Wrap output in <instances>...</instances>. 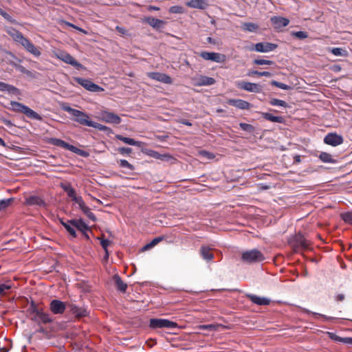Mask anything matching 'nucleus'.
I'll return each mask as SVG.
<instances>
[{"instance_id":"f257e3e1","label":"nucleus","mask_w":352,"mask_h":352,"mask_svg":"<svg viewBox=\"0 0 352 352\" xmlns=\"http://www.w3.org/2000/svg\"><path fill=\"white\" fill-rule=\"evenodd\" d=\"M61 109L62 110L73 116L74 117V120L75 122L87 126H91V125H93V121L89 120V117L86 113L78 109H73L67 104H63L61 105Z\"/></svg>"},{"instance_id":"f03ea898","label":"nucleus","mask_w":352,"mask_h":352,"mask_svg":"<svg viewBox=\"0 0 352 352\" xmlns=\"http://www.w3.org/2000/svg\"><path fill=\"white\" fill-rule=\"evenodd\" d=\"M10 105L12 107V109L14 111L23 113L31 119L39 121L42 120V117L38 113L22 103L16 101H11Z\"/></svg>"},{"instance_id":"7ed1b4c3","label":"nucleus","mask_w":352,"mask_h":352,"mask_svg":"<svg viewBox=\"0 0 352 352\" xmlns=\"http://www.w3.org/2000/svg\"><path fill=\"white\" fill-rule=\"evenodd\" d=\"M265 258L263 254L257 249L246 250L241 254V260L247 263H259Z\"/></svg>"},{"instance_id":"20e7f679","label":"nucleus","mask_w":352,"mask_h":352,"mask_svg":"<svg viewBox=\"0 0 352 352\" xmlns=\"http://www.w3.org/2000/svg\"><path fill=\"white\" fill-rule=\"evenodd\" d=\"M32 312L34 314L33 320L38 323L47 324L52 322L49 314L44 313L42 309H38L34 302L31 304Z\"/></svg>"},{"instance_id":"39448f33","label":"nucleus","mask_w":352,"mask_h":352,"mask_svg":"<svg viewBox=\"0 0 352 352\" xmlns=\"http://www.w3.org/2000/svg\"><path fill=\"white\" fill-rule=\"evenodd\" d=\"M56 56L57 58L63 61L64 63L72 65L76 69L80 70L84 69V67L82 64L78 63L72 56L66 52L60 51L56 54Z\"/></svg>"},{"instance_id":"423d86ee","label":"nucleus","mask_w":352,"mask_h":352,"mask_svg":"<svg viewBox=\"0 0 352 352\" xmlns=\"http://www.w3.org/2000/svg\"><path fill=\"white\" fill-rule=\"evenodd\" d=\"M149 327L154 329L159 328L173 329L177 327V324L167 319L152 318L150 320Z\"/></svg>"},{"instance_id":"0eeeda50","label":"nucleus","mask_w":352,"mask_h":352,"mask_svg":"<svg viewBox=\"0 0 352 352\" xmlns=\"http://www.w3.org/2000/svg\"><path fill=\"white\" fill-rule=\"evenodd\" d=\"M290 245L294 248L295 251L298 250H307L309 248V243L302 234L298 233L296 234L289 241Z\"/></svg>"},{"instance_id":"6e6552de","label":"nucleus","mask_w":352,"mask_h":352,"mask_svg":"<svg viewBox=\"0 0 352 352\" xmlns=\"http://www.w3.org/2000/svg\"><path fill=\"white\" fill-rule=\"evenodd\" d=\"M98 119L102 122L113 124H119L122 122L118 115L108 111H101L99 113Z\"/></svg>"},{"instance_id":"1a4fd4ad","label":"nucleus","mask_w":352,"mask_h":352,"mask_svg":"<svg viewBox=\"0 0 352 352\" xmlns=\"http://www.w3.org/2000/svg\"><path fill=\"white\" fill-rule=\"evenodd\" d=\"M74 80L78 84L80 85L82 87H83L88 91L93 92H99L103 90L102 87L94 83L89 79L76 77L74 78Z\"/></svg>"},{"instance_id":"9d476101","label":"nucleus","mask_w":352,"mask_h":352,"mask_svg":"<svg viewBox=\"0 0 352 352\" xmlns=\"http://www.w3.org/2000/svg\"><path fill=\"white\" fill-rule=\"evenodd\" d=\"M236 85L239 89L250 92L260 93L262 90V87L259 84L254 82L239 81L236 82Z\"/></svg>"},{"instance_id":"9b49d317","label":"nucleus","mask_w":352,"mask_h":352,"mask_svg":"<svg viewBox=\"0 0 352 352\" xmlns=\"http://www.w3.org/2000/svg\"><path fill=\"white\" fill-rule=\"evenodd\" d=\"M323 141L326 144L332 146H337L343 143L344 139L343 137L340 135H338L336 133H329L325 135Z\"/></svg>"},{"instance_id":"f8f14e48","label":"nucleus","mask_w":352,"mask_h":352,"mask_svg":"<svg viewBox=\"0 0 352 352\" xmlns=\"http://www.w3.org/2000/svg\"><path fill=\"white\" fill-rule=\"evenodd\" d=\"M200 56L206 60L221 63L225 61L226 56L217 52H201Z\"/></svg>"},{"instance_id":"ddd939ff","label":"nucleus","mask_w":352,"mask_h":352,"mask_svg":"<svg viewBox=\"0 0 352 352\" xmlns=\"http://www.w3.org/2000/svg\"><path fill=\"white\" fill-rule=\"evenodd\" d=\"M50 309L54 314H63L66 309V305L60 300H52L50 304Z\"/></svg>"},{"instance_id":"4468645a","label":"nucleus","mask_w":352,"mask_h":352,"mask_svg":"<svg viewBox=\"0 0 352 352\" xmlns=\"http://www.w3.org/2000/svg\"><path fill=\"white\" fill-rule=\"evenodd\" d=\"M276 47V44L268 42H261L256 43L252 50L258 52L267 53L274 50Z\"/></svg>"},{"instance_id":"2eb2a0df","label":"nucleus","mask_w":352,"mask_h":352,"mask_svg":"<svg viewBox=\"0 0 352 352\" xmlns=\"http://www.w3.org/2000/svg\"><path fill=\"white\" fill-rule=\"evenodd\" d=\"M147 76L151 79L161 82L165 84H171L173 82L172 78L166 74L160 72H148Z\"/></svg>"},{"instance_id":"dca6fc26","label":"nucleus","mask_w":352,"mask_h":352,"mask_svg":"<svg viewBox=\"0 0 352 352\" xmlns=\"http://www.w3.org/2000/svg\"><path fill=\"white\" fill-rule=\"evenodd\" d=\"M25 204L28 206H36L40 208L45 207L46 206L45 202L43 200V199L36 195H31L27 197L25 200Z\"/></svg>"},{"instance_id":"f3484780","label":"nucleus","mask_w":352,"mask_h":352,"mask_svg":"<svg viewBox=\"0 0 352 352\" xmlns=\"http://www.w3.org/2000/svg\"><path fill=\"white\" fill-rule=\"evenodd\" d=\"M71 224L80 230L85 237L89 239V236L87 235V232L89 230V228L87 224H86L83 220L81 219H72L70 220Z\"/></svg>"},{"instance_id":"a211bd4d","label":"nucleus","mask_w":352,"mask_h":352,"mask_svg":"<svg viewBox=\"0 0 352 352\" xmlns=\"http://www.w3.org/2000/svg\"><path fill=\"white\" fill-rule=\"evenodd\" d=\"M68 308L70 312L75 315L76 318H80L86 316L88 314V311L84 307H78L75 304H69Z\"/></svg>"},{"instance_id":"6ab92c4d","label":"nucleus","mask_w":352,"mask_h":352,"mask_svg":"<svg viewBox=\"0 0 352 352\" xmlns=\"http://www.w3.org/2000/svg\"><path fill=\"white\" fill-rule=\"evenodd\" d=\"M28 52L33 54L36 57H38L41 55V52L38 49L30 42L29 39L25 38L23 39V43L21 44Z\"/></svg>"},{"instance_id":"aec40b11","label":"nucleus","mask_w":352,"mask_h":352,"mask_svg":"<svg viewBox=\"0 0 352 352\" xmlns=\"http://www.w3.org/2000/svg\"><path fill=\"white\" fill-rule=\"evenodd\" d=\"M228 104L234 106L239 109H250L251 104L241 99H229Z\"/></svg>"},{"instance_id":"412c9836","label":"nucleus","mask_w":352,"mask_h":352,"mask_svg":"<svg viewBox=\"0 0 352 352\" xmlns=\"http://www.w3.org/2000/svg\"><path fill=\"white\" fill-rule=\"evenodd\" d=\"M247 298H248L253 303L258 305H270L271 300L265 297H260L254 294H247Z\"/></svg>"},{"instance_id":"4be33fe9","label":"nucleus","mask_w":352,"mask_h":352,"mask_svg":"<svg viewBox=\"0 0 352 352\" xmlns=\"http://www.w3.org/2000/svg\"><path fill=\"white\" fill-rule=\"evenodd\" d=\"M186 4L189 8L200 10H204L208 6L207 0H190Z\"/></svg>"},{"instance_id":"5701e85b","label":"nucleus","mask_w":352,"mask_h":352,"mask_svg":"<svg viewBox=\"0 0 352 352\" xmlns=\"http://www.w3.org/2000/svg\"><path fill=\"white\" fill-rule=\"evenodd\" d=\"M271 21L276 28L286 27L289 23L287 19L281 16H273Z\"/></svg>"},{"instance_id":"b1692460","label":"nucleus","mask_w":352,"mask_h":352,"mask_svg":"<svg viewBox=\"0 0 352 352\" xmlns=\"http://www.w3.org/2000/svg\"><path fill=\"white\" fill-rule=\"evenodd\" d=\"M327 335H328L329 338L333 341L352 345V338H349V337L342 338L333 332H327Z\"/></svg>"},{"instance_id":"393cba45","label":"nucleus","mask_w":352,"mask_h":352,"mask_svg":"<svg viewBox=\"0 0 352 352\" xmlns=\"http://www.w3.org/2000/svg\"><path fill=\"white\" fill-rule=\"evenodd\" d=\"M47 142L50 144L63 148L68 151H69V148H71V146H72L71 144L65 142V141H63L60 139H58V138H51L48 139Z\"/></svg>"},{"instance_id":"a878e982","label":"nucleus","mask_w":352,"mask_h":352,"mask_svg":"<svg viewBox=\"0 0 352 352\" xmlns=\"http://www.w3.org/2000/svg\"><path fill=\"white\" fill-rule=\"evenodd\" d=\"M145 21L153 28L159 29L163 26L164 21L153 16L145 19Z\"/></svg>"},{"instance_id":"bb28decb","label":"nucleus","mask_w":352,"mask_h":352,"mask_svg":"<svg viewBox=\"0 0 352 352\" xmlns=\"http://www.w3.org/2000/svg\"><path fill=\"white\" fill-rule=\"evenodd\" d=\"M261 115L263 118L272 122L283 123L285 122V119L282 116H273L272 114L267 112H263L261 113Z\"/></svg>"},{"instance_id":"cd10ccee","label":"nucleus","mask_w":352,"mask_h":352,"mask_svg":"<svg viewBox=\"0 0 352 352\" xmlns=\"http://www.w3.org/2000/svg\"><path fill=\"white\" fill-rule=\"evenodd\" d=\"M116 139L123 142L125 144H127L131 146H137L138 147H140L142 146V142L139 141H135L134 139L124 137L121 135H116Z\"/></svg>"},{"instance_id":"c85d7f7f","label":"nucleus","mask_w":352,"mask_h":352,"mask_svg":"<svg viewBox=\"0 0 352 352\" xmlns=\"http://www.w3.org/2000/svg\"><path fill=\"white\" fill-rule=\"evenodd\" d=\"M210 250L211 249L207 246H201L200 249L201 256L207 261H210L214 258V255Z\"/></svg>"},{"instance_id":"c756f323","label":"nucleus","mask_w":352,"mask_h":352,"mask_svg":"<svg viewBox=\"0 0 352 352\" xmlns=\"http://www.w3.org/2000/svg\"><path fill=\"white\" fill-rule=\"evenodd\" d=\"M215 82L216 81H215L214 78H213L212 77L201 76L199 77V81L197 83V85L199 86H208V85H214L215 83Z\"/></svg>"},{"instance_id":"7c9ffc66","label":"nucleus","mask_w":352,"mask_h":352,"mask_svg":"<svg viewBox=\"0 0 352 352\" xmlns=\"http://www.w3.org/2000/svg\"><path fill=\"white\" fill-rule=\"evenodd\" d=\"M113 279L117 289L122 292H125L127 288V285L124 283L121 278L117 274L113 276Z\"/></svg>"},{"instance_id":"2f4dec72","label":"nucleus","mask_w":352,"mask_h":352,"mask_svg":"<svg viewBox=\"0 0 352 352\" xmlns=\"http://www.w3.org/2000/svg\"><path fill=\"white\" fill-rule=\"evenodd\" d=\"M0 91H7L10 94H16L18 92V89L13 85L0 81Z\"/></svg>"},{"instance_id":"473e14b6","label":"nucleus","mask_w":352,"mask_h":352,"mask_svg":"<svg viewBox=\"0 0 352 352\" xmlns=\"http://www.w3.org/2000/svg\"><path fill=\"white\" fill-rule=\"evenodd\" d=\"M61 188L67 194V196L73 201L74 198L77 195H76L75 190L69 184H61Z\"/></svg>"},{"instance_id":"72a5a7b5","label":"nucleus","mask_w":352,"mask_h":352,"mask_svg":"<svg viewBox=\"0 0 352 352\" xmlns=\"http://www.w3.org/2000/svg\"><path fill=\"white\" fill-rule=\"evenodd\" d=\"M319 158L324 163L335 164L336 162V160L332 157L331 155L326 152H322L319 155Z\"/></svg>"},{"instance_id":"f704fd0d","label":"nucleus","mask_w":352,"mask_h":352,"mask_svg":"<svg viewBox=\"0 0 352 352\" xmlns=\"http://www.w3.org/2000/svg\"><path fill=\"white\" fill-rule=\"evenodd\" d=\"M61 224L73 237L76 236L75 227L71 224L70 220L68 221L67 222H64L61 221Z\"/></svg>"},{"instance_id":"c9c22d12","label":"nucleus","mask_w":352,"mask_h":352,"mask_svg":"<svg viewBox=\"0 0 352 352\" xmlns=\"http://www.w3.org/2000/svg\"><path fill=\"white\" fill-rule=\"evenodd\" d=\"M302 310H303V311L305 313H307L308 314H311V315H313L314 316H320V317L322 318L325 321H333V320L336 319V318L331 317V316H327L326 315H323V314H321L313 312V311H309V310H308L307 309H305V308Z\"/></svg>"},{"instance_id":"e433bc0d","label":"nucleus","mask_w":352,"mask_h":352,"mask_svg":"<svg viewBox=\"0 0 352 352\" xmlns=\"http://www.w3.org/2000/svg\"><path fill=\"white\" fill-rule=\"evenodd\" d=\"M92 124L93 125H91V127L98 129L100 131L107 132V133H112V129L109 126H107L105 125L101 124L96 122H92Z\"/></svg>"},{"instance_id":"4c0bfd02","label":"nucleus","mask_w":352,"mask_h":352,"mask_svg":"<svg viewBox=\"0 0 352 352\" xmlns=\"http://www.w3.org/2000/svg\"><path fill=\"white\" fill-rule=\"evenodd\" d=\"M80 209L83 212V213L91 221H96V217L95 214L91 212L89 208H88L86 204H84L83 206H81Z\"/></svg>"},{"instance_id":"58836bf2","label":"nucleus","mask_w":352,"mask_h":352,"mask_svg":"<svg viewBox=\"0 0 352 352\" xmlns=\"http://www.w3.org/2000/svg\"><path fill=\"white\" fill-rule=\"evenodd\" d=\"M162 239H163V238L162 236L156 237V238L153 239L150 243H148L146 245H144L142 249L144 250H148V249L155 246Z\"/></svg>"},{"instance_id":"ea45409f","label":"nucleus","mask_w":352,"mask_h":352,"mask_svg":"<svg viewBox=\"0 0 352 352\" xmlns=\"http://www.w3.org/2000/svg\"><path fill=\"white\" fill-rule=\"evenodd\" d=\"M270 104L272 106H279L283 107H288V104L285 101L277 98H272L270 100Z\"/></svg>"},{"instance_id":"a19ab883","label":"nucleus","mask_w":352,"mask_h":352,"mask_svg":"<svg viewBox=\"0 0 352 352\" xmlns=\"http://www.w3.org/2000/svg\"><path fill=\"white\" fill-rule=\"evenodd\" d=\"M340 217L345 223L352 225V212L341 213Z\"/></svg>"},{"instance_id":"79ce46f5","label":"nucleus","mask_w":352,"mask_h":352,"mask_svg":"<svg viewBox=\"0 0 352 352\" xmlns=\"http://www.w3.org/2000/svg\"><path fill=\"white\" fill-rule=\"evenodd\" d=\"M13 198L0 199V211L7 208L12 202Z\"/></svg>"},{"instance_id":"37998d69","label":"nucleus","mask_w":352,"mask_h":352,"mask_svg":"<svg viewBox=\"0 0 352 352\" xmlns=\"http://www.w3.org/2000/svg\"><path fill=\"white\" fill-rule=\"evenodd\" d=\"M243 29L248 32H254L258 29V25L253 23H245L243 25Z\"/></svg>"},{"instance_id":"c03bdc74","label":"nucleus","mask_w":352,"mask_h":352,"mask_svg":"<svg viewBox=\"0 0 352 352\" xmlns=\"http://www.w3.org/2000/svg\"><path fill=\"white\" fill-rule=\"evenodd\" d=\"M120 166L124 168H126L129 170H133L134 166L131 164H130L127 160H120L119 161Z\"/></svg>"},{"instance_id":"a18cd8bd","label":"nucleus","mask_w":352,"mask_h":352,"mask_svg":"<svg viewBox=\"0 0 352 352\" xmlns=\"http://www.w3.org/2000/svg\"><path fill=\"white\" fill-rule=\"evenodd\" d=\"M254 75H256L258 76L270 77L272 76V74L269 72H258V71H256V70L249 72L248 76H254Z\"/></svg>"},{"instance_id":"49530a36","label":"nucleus","mask_w":352,"mask_h":352,"mask_svg":"<svg viewBox=\"0 0 352 352\" xmlns=\"http://www.w3.org/2000/svg\"><path fill=\"white\" fill-rule=\"evenodd\" d=\"M168 11L173 14H182L184 12V8L181 6H173L169 8Z\"/></svg>"},{"instance_id":"de8ad7c7","label":"nucleus","mask_w":352,"mask_h":352,"mask_svg":"<svg viewBox=\"0 0 352 352\" xmlns=\"http://www.w3.org/2000/svg\"><path fill=\"white\" fill-rule=\"evenodd\" d=\"M69 151H72V152L76 153L79 155H81L82 157H87L88 155V153L86 151L81 150L80 148H78L77 147H76L73 145H72L71 148H69Z\"/></svg>"},{"instance_id":"09e8293b","label":"nucleus","mask_w":352,"mask_h":352,"mask_svg":"<svg viewBox=\"0 0 352 352\" xmlns=\"http://www.w3.org/2000/svg\"><path fill=\"white\" fill-rule=\"evenodd\" d=\"M14 32L15 33L12 38L14 41L21 44L23 41V39H25V37H24L23 35L18 30Z\"/></svg>"},{"instance_id":"8fccbe9b","label":"nucleus","mask_w":352,"mask_h":352,"mask_svg":"<svg viewBox=\"0 0 352 352\" xmlns=\"http://www.w3.org/2000/svg\"><path fill=\"white\" fill-rule=\"evenodd\" d=\"M272 85L283 90H289L292 89V87L289 85L275 80H273L272 82Z\"/></svg>"},{"instance_id":"3c124183","label":"nucleus","mask_w":352,"mask_h":352,"mask_svg":"<svg viewBox=\"0 0 352 352\" xmlns=\"http://www.w3.org/2000/svg\"><path fill=\"white\" fill-rule=\"evenodd\" d=\"M253 63L258 65H272L274 63L272 60H265V59H254Z\"/></svg>"},{"instance_id":"603ef678","label":"nucleus","mask_w":352,"mask_h":352,"mask_svg":"<svg viewBox=\"0 0 352 352\" xmlns=\"http://www.w3.org/2000/svg\"><path fill=\"white\" fill-rule=\"evenodd\" d=\"M331 53L335 56H344L346 54V51L340 47H334L331 50Z\"/></svg>"},{"instance_id":"864d4df0","label":"nucleus","mask_w":352,"mask_h":352,"mask_svg":"<svg viewBox=\"0 0 352 352\" xmlns=\"http://www.w3.org/2000/svg\"><path fill=\"white\" fill-rule=\"evenodd\" d=\"M0 14L8 21L12 23H15L16 21L9 14H8L6 12H5L3 10L1 9L0 10Z\"/></svg>"},{"instance_id":"5fc2aeb1","label":"nucleus","mask_w":352,"mask_h":352,"mask_svg":"<svg viewBox=\"0 0 352 352\" xmlns=\"http://www.w3.org/2000/svg\"><path fill=\"white\" fill-rule=\"evenodd\" d=\"M239 126L243 131H245L251 133L254 131V127L250 124L241 122L239 124Z\"/></svg>"},{"instance_id":"6e6d98bb","label":"nucleus","mask_w":352,"mask_h":352,"mask_svg":"<svg viewBox=\"0 0 352 352\" xmlns=\"http://www.w3.org/2000/svg\"><path fill=\"white\" fill-rule=\"evenodd\" d=\"M12 288V284L10 283H6L0 285V295L5 293L6 290Z\"/></svg>"},{"instance_id":"4d7b16f0","label":"nucleus","mask_w":352,"mask_h":352,"mask_svg":"<svg viewBox=\"0 0 352 352\" xmlns=\"http://www.w3.org/2000/svg\"><path fill=\"white\" fill-rule=\"evenodd\" d=\"M293 35L299 39H304L308 37L307 33L303 31L293 32Z\"/></svg>"},{"instance_id":"13d9d810","label":"nucleus","mask_w":352,"mask_h":352,"mask_svg":"<svg viewBox=\"0 0 352 352\" xmlns=\"http://www.w3.org/2000/svg\"><path fill=\"white\" fill-rule=\"evenodd\" d=\"M73 201L78 204L79 208L81 206H83L84 204H85L81 196H76V197L74 198Z\"/></svg>"},{"instance_id":"bf43d9fd","label":"nucleus","mask_w":352,"mask_h":352,"mask_svg":"<svg viewBox=\"0 0 352 352\" xmlns=\"http://www.w3.org/2000/svg\"><path fill=\"white\" fill-rule=\"evenodd\" d=\"M199 154L201 156L206 157L208 159H213V158H214V155L213 153H210V152L206 151H204V150L200 151H199Z\"/></svg>"},{"instance_id":"052dcab7","label":"nucleus","mask_w":352,"mask_h":352,"mask_svg":"<svg viewBox=\"0 0 352 352\" xmlns=\"http://www.w3.org/2000/svg\"><path fill=\"white\" fill-rule=\"evenodd\" d=\"M111 242L108 239H102L100 241V245L102 248L105 250L107 255H108L107 247L110 245Z\"/></svg>"},{"instance_id":"680f3d73","label":"nucleus","mask_w":352,"mask_h":352,"mask_svg":"<svg viewBox=\"0 0 352 352\" xmlns=\"http://www.w3.org/2000/svg\"><path fill=\"white\" fill-rule=\"evenodd\" d=\"M200 329L203 330L214 331L216 326L214 324H204L200 326Z\"/></svg>"},{"instance_id":"e2e57ef3","label":"nucleus","mask_w":352,"mask_h":352,"mask_svg":"<svg viewBox=\"0 0 352 352\" xmlns=\"http://www.w3.org/2000/svg\"><path fill=\"white\" fill-rule=\"evenodd\" d=\"M118 151L121 154H130L132 151V149L129 147H120L118 148Z\"/></svg>"},{"instance_id":"0e129e2a","label":"nucleus","mask_w":352,"mask_h":352,"mask_svg":"<svg viewBox=\"0 0 352 352\" xmlns=\"http://www.w3.org/2000/svg\"><path fill=\"white\" fill-rule=\"evenodd\" d=\"M148 155L155 159L161 157V154L154 151H150Z\"/></svg>"},{"instance_id":"69168bd1","label":"nucleus","mask_w":352,"mask_h":352,"mask_svg":"<svg viewBox=\"0 0 352 352\" xmlns=\"http://www.w3.org/2000/svg\"><path fill=\"white\" fill-rule=\"evenodd\" d=\"M116 30L122 35H125L127 33L126 30L122 27L116 26Z\"/></svg>"},{"instance_id":"338daca9","label":"nucleus","mask_w":352,"mask_h":352,"mask_svg":"<svg viewBox=\"0 0 352 352\" xmlns=\"http://www.w3.org/2000/svg\"><path fill=\"white\" fill-rule=\"evenodd\" d=\"M17 30L14 29V28H8L6 30L7 33L11 36L12 37L13 35L14 34V32H16Z\"/></svg>"},{"instance_id":"774afa93","label":"nucleus","mask_w":352,"mask_h":352,"mask_svg":"<svg viewBox=\"0 0 352 352\" xmlns=\"http://www.w3.org/2000/svg\"><path fill=\"white\" fill-rule=\"evenodd\" d=\"M65 24H66L67 25L70 26V27H72V28H75V29H76V30H79V31H80V32H83L82 29H81L80 28H78V27L76 26L75 25H74V24H72V23H69V22H65Z\"/></svg>"}]
</instances>
